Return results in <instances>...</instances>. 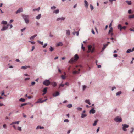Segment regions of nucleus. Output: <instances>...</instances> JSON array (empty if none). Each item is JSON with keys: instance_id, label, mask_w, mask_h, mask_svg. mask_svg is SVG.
Masks as SVG:
<instances>
[{"instance_id": "f257e3e1", "label": "nucleus", "mask_w": 134, "mask_h": 134, "mask_svg": "<svg viewBox=\"0 0 134 134\" xmlns=\"http://www.w3.org/2000/svg\"><path fill=\"white\" fill-rule=\"evenodd\" d=\"M79 58L78 55L77 54H76L74 58H72L70 60L69 63H72L74 62H76L77 60Z\"/></svg>"}, {"instance_id": "f03ea898", "label": "nucleus", "mask_w": 134, "mask_h": 134, "mask_svg": "<svg viewBox=\"0 0 134 134\" xmlns=\"http://www.w3.org/2000/svg\"><path fill=\"white\" fill-rule=\"evenodd\" d=\"M25 23H28L29 22V16L25 15H22Z\"/></svg>"}, {"instance_id": "7ed1b4c3", "label": "nucleus", "mask_w": 134, "mask_h": 134, "mask_svg": "<svg viewBox=\"0 0 134 134\" xmlns=\"http://www.w3.org/2000/svg\"><path fill=\"white\" fill-rule=\"evenodd\" d=\"M89 52H91L92 53L93 52L94 50V47L91 45H89L88 47Z\"/></svg>"}, {"instance_id": "20e7f679", "label": "nucleus", "mask_w": 134, "mask_h": 134, "mask_svg": "<svg viewBox=\"0 0 134 134\" xmlns=\"http://www.w3.org/2000/svg\"><path fill=\"white\" fill-rule=\"evenodd\" d=\"M43 83L44 85L48 86L50 84V82L49 80H46L43 82Z\"/></svg>"}, {"instance_id": "39448f33", "label": "nucleus", "mask_w": 134, "mask_h": 134, "mask_svg": "<svg viewBox=\"0 0 134 134\" xmlns=\"http://www.w3.org/2000/svg\"><path fill=\"white\" fill-rule=\"evenodd\" d=\"M115 121L117 122H120L122 121V119L121 118H120L119 117L117 116L114 119Z\"/></svg>"}, {"instance_id": "423d86ee", "label": "nucleus", "mask_w": 134, "mask_h": 134, "mask_svg": "<svg viewBox=\"0 0 134 134\" xmlns=\"http://www.w3.org/2000/svg\"><path fill=\"white\" fill-rule=\"evenodd\" d=\"M122 126H123V130L125 131H127V129L126 128H128L129 127V126L128 125L126 124H123L122 125Z\"/></svg>"}, {"instance_id": "0eeeda50", "label": "nucleus", "mask_w": 134, "mask_h": 134, "mask_svg": "<svg viewBox=\"0 0 134 134\" xmlns=\"http://www.w3.org/2000/svg\"><path fill=\"white\" fill-rule=\"evenodd\" d=\"M47 100V99H46L45 100H42V98H40L36 102V103H42L46 101Z\"/></svg>"}, {"instance_id": "6e6552de", "label": "nucleus", "mask_w": 134, "mask_h": 134, "mask_svg": "<svg viewBox=\"0 0 134 134\" xmlns=\"http://www.w3.org/2000/svg\"><path fill=\"white\" fill-rule=\"evenodd\" d=\"M9 24H8L6 26H4L3 28L1 29V30L2 31H3L6 30L9 26Z\"/></svg>"}, {"instance_id": "1a4fd4ad", "label": "nucleus", "mask_w": 134, "mask_h": 134, "mask_svg": "<svg viewBox=\"0 0 134 134\" xmlns=\"http://www.w3.org/2000/svg\"><path fill=\"white\" fill-rule=\"evenodd\" d=\"M84 2L85 3V6L86 8H87L88 7V2L85 0L84 1Z\"/></svg>"}, {"instance_id": "9d476101", "label": "nucleus", "mask_w": 134, "mask_h": 134, "mask_svg": "<svg viewBox=\"0 0 134 134\" xmlns=\"http://www.w3.org/2000/svg\"><path fill=\"white\" fill-rule=\"evenodd\" d=\"M23 11V9L22 8H20L16 12V14H18L19 13L22 12Z\"/></svg>"}, {"instance_id": "9b49d317", "label": "nucleus", "mask_w": 134, "mask_h": 134, "mask_svg": "<svg viewBox=\"0 0 134 134\" xmlns=\"http://www.w3.org/2000/svg\"><path fill=\"white\" fill-rule=\"evenodd\" d=\"M27 68H30V66H23L21 67V68L23 69H26Z\"/></svg>"}, {"instance_id": "f8f14e48", "label": "nucleus", "mask_w": 134, "mask_h": 134, "mask_svg": "<svg viewBox=\"0 0 134 134\" xmlns=\"http://www.w3.org/2000/svg\"><path fill=\"white\" fill-rule=\"evenodd\" d=\"M50 84L54 87H55L57 85L56 83L54 82L51 83L50 82Z\"/></svg>"}, {"instance_id": "ddd939ff", "label": "nucleus", "mask_w": 134, "mask_h": 134, "mask_svg": "<svg viewBox=\"0 0 134 134\" xmlns=\"http://www.w3.org/2000/svg\"><path fill=\"white\" fill-rule=\"evenodd\" d=\"M95 110L93 109H92L91 110L89 111V113H92V114H94L95 113Z\"/></svg>"}, {"instance_id": "4468645a", "label": "nucleus", "mask_w": 134, "mask_h": 134, "mask_svg": "<svg viewBox=\"0 0 134 134\" xmlns=\"http://www.w3.org/2000/svg\"><path fill=\"white\" fill-rule=\"evenodd\" d=\"M59 95V93L58 92H56L55 93H54L53 94V96L54 97H56Z\"/></svg>"}, {"instance_id": "2eb2a0df", "label": "nucleus", "mask_w": 134, "mask_h": 134, "mask_svg": "<svg viewBox=\"0 0 134 134\" xmlns=\"http://www.w3.org/2000/svg\"><path fill=\"white\" fill-rule=\"evenodd\" d=\"M108 45V44L107 43L106 44H104L103 45V47L102 48V51H103L104 50V49Z\"/></svg>"}, {"instance_id": "dca6fc26", "label": "nucleus", "mask_w": 134, "mask_h": 134, "mask_svg": "<svg viewBox=\"0 0 134 134\" xmlns=\"http://www.w3.org/2000/svg\"><path fill=\"white\" fill-rule=\"evenodd\" d=\"M65 19V18L64 17L59 18L57 19V21H58L60 20H64Z\"/></svg>"}, {"instance_id": "f3484780", "label": "nucleus", "mask_w": 134, "mask_h": 134, "mask_svg": "<svg viewBox=\"0 0 134 134\" xmlns=\"http://www.w3.org/2000/svg\"><path fill=\"white\" fill-rule=\"evenodd\" d=\"M37 36V34H35L30 37V39L31 40H33L34 38Z\"/></svg>"}, {"instance_id": "a211bd4d", "label": "nucleus", "mask_w": 134, "mask_h": 134, "mask_svg": "<svg viewBox=\"0 0 134 134\" xmlns=\"http://www.w3.org/2000/svg\"><path fill=\"white\" fill-rule=\"evenodd\" d=\"M41 14H40L36 17V18L37 19H38L41 17Z\"/></svg>"}, {"instance_id": "6ab92c4d", "label": "nucleus", "mask_w": 134, "mask_h": 134, "mask_svg": "<svg viewBox=\"0 0 134 134\" xmlns=\"http://www.w3.org/2000/svg\"><path fill=\"white\" fill-rule=\"evenodd\" d=\"M87 116V115L86 114H82L81 115V118H84L85 117H86Z\"/></svg>"}, {"instance_id": "aec40b11", "label": "nucleus", "mask_w": 134, "mask_h": 134, "mask_svg": "<svg viewBox=\"0 0 134 134\" xmlns=\"http://www.w3.org/2000/svg\"><path fill=\"white\" fill-rule=\"evenodd\" d=\"M59 12V10L58 9H57L56 10L54 11L53 12V13H56V14H57V13H58Z\"/></svg>"}, {"instance_id": "412c9836", "label": "nucleus", "mask_w": 134, "mask_h": 134, "mask_svg": "<svg viewBox=\"0 0 134 134\" xmlns=\"http://www.w3.org/2000/svg\"><path fill=\"white\" fill-rule=\"evenodd\" d=\"M72 73L74 74H79V72L78 71H73Z\"/></svg>"}, {"instance_id": "4be33fe9", "label": "nucleus", "mask_w": 134, "mask_h": 134, "mask_svg": "<svg viewBox=\"0 0 134 134\" xmlns=\"http://www.w3.org/2000/svg\"><path fill=\"white\" fill-rule=\"evenodd\" d=\"M122 26L121 24H119L118 26V28L120 29V31L121 30Z\"/></svg>"}, {"instance_id": "5701e85b", "label": "nucleus", "mask_w": 134, "mask_h": 134, "mask_svg": "<svg viewBox=\"0 0 134 134\" xmlns=\"http://www.w3.org/2000/svg\"><path fill=\"white\" fill-rule=\"evenodd\" d=\"M47 87L45 88L43 90V92H45V93H46L47 92Z\"/></svg>"}, {"instance_id": "b1692460", "label": "nucleus", "mask_w": 134, "mask_h": 134, "mask_svg": "<svg viewBox=\"0 0 134 134\" xmlns=\"http://www.w3.org/2000/svg\"><path fill=\"white\" fill-rule=\"evenodd\" d=\"M98 121V120H96L94 121V123L93 124V126H96V125Z\"/></svg>"}, {"instance_id": "393cba45", "label": "nucleus", "mask_w": 134, "mask_h": 134, "mask_svg": "<svg viewBox=\"0 0 134 134\" xmlns=\"http://www.w3.org/2000/svg\"><path fill=\"white\" fill-rule=\"evenodd\" d=\"M1 23L2 24H7V23L6 21H2Z\"/></svg>"}, {"instance_id": "a878e982", "label": "nucleus", "mask_w": 134, "mask_h": 134, "mask_svg": "<svg viewBox=\"0 0 134 134\" xmlns=\"http://www.w3.org/2000/svg\"><path fill=\"white\" fill-rule=\"evenodd\" d=\"M63 45V44L61 42H59L57 44V46H62Z\"/></svg>"}, {"instance_id": "bb28decb", "label": "nucleus", "mask_w": 134, "mask_h": 134, "mask_svg": "<svg viewBox=\"0 0 134 134\" xmlns=\"http://www.w3.org/2000/svg\"><path fill=\"white\" fill-rule=\"evenodd\" d=\"M113 31V29L112 27H111L109 31V34H110V33L112 32Z\"/></svg>"}, {"instance_id": "cd10ccee", "label": "nucleus", "mask_w": 134, "mask_h": 134, "mask_svg": "<svg viewBox=\"0 0 134 134\" xmlns=\"http://www.w3.org/2000/svg\"><path fill=\"white\" fill-rule=\"evenodd\" d=\"M126 2L129 5H131V1H126Z\"/></svg>"}, {"instance_id": "c85d7f7f", "label": "nucleus", "mask_w": 134, "mask_h": 134, "mask_svg": "<svg viewBox=\"0 0 134 134\" xmlns=\"http://www.w3.org/2000/svg\"><path fill=\"white\" fill-rule=\"evenodd\" d=\"M72 105L71 104H68L67 106V107L69 108H71V107H72Z\"/></svg>"}, {"instance_id": "c756f323", "label": "nucleus", "mask_w": 134, "mask_h": 134, "mask_svg": "<svg viewBox=\"0 0 134 134\" xmlns=\"http://www.w3.org/2000/svg\"><path fill=\"white\" fill-rule=\"evenodd\" d=\"M40 9V7L38 8L37 9H33V11H35L36 10H37L38 11H39Z\"/></svg>"}, {"instance_id": "7c9ffc66", "label": "nucleus", "mask_w": 134, "mask_h": 134, "mask_svg": "<svg viewBox=\"0 0 134 134\" xmlns=\"http://www.w3.org/2000/svg\"><path fill=\"white\" fill-rule=\"evenodd\" d=\"M121 93V91L118 92L116 93V95L117 96L119 95Z\"/></svg>"}, {"instance_id": "2f4dec72", "label": "nucleus", "mask_w": 134, "mask_h": 134, "mask_svg": "<svg viewBox=\"0 0 134 134\" xmlns=\"http://www.w3.org/2000/svg\"><path fill=\"white\" fill-rule=\"evenodd\" d=\"M66 34L68 35H69L70 34V31L69 30H66Z\"/></svg>"}, {"instance_id": "473e14b6", "label": "nucleus", "mask_w": 134, "mask_h": 134, "mask_svg": "<svg viewBox=\"0 0 134 134\" xmlns=\"http://www.w3.org/2000/svg\"><path fill=\"white\" fill-rule=\"evenodd\" d=\"M19 101L23 102H24L25 101V100L24 99L21 98L19 99Z\"/></svg>"}, {"instance_id": "72a5a7b5", "label": "nucleus", "mask_w": 134, "mask_h": 134, "mask_svg": "<svg viewBox=\"0 0 134 134\" xmlns=\"http://www.w3.org/2000/svg\"><path fill=\"white\" fill-rule=\"evenodd\" d=\"M44 127H41L40 126H38L36 128V129H38L39 128L40 129H43Z\"/></svg>"}, {"instance_id": "f704fd0d", "label": "nucleus", "mask_w": 134, "mask_h": 134, "mask_svg": "<svg viewBox=\"0 0 134 134\" xmlns=\"http://www.w3.org/2000/svg\"><path fill=\"white\" fill-rule=\"evenodd\" d=\"M132 51V50L131 49H128L126 51V53H130Z\"/></svg>"}, {"instance_id": "c9c22d12", "label": "nucleus", "mask_w": 134, "mask_h": 134, "mask_svg": "<svg viewBox=\"0 0 134 134\" xmlns=\"http://www.w3.org/2000/svg\"><path fill=\"white\" fill-rule=\"evenodd\" d=\"M54 50V49L51 46L50 48L49 49L50 51L51 52H52V51Z\"/></svg>"}, {"instance_id": "e433bc0d", "label": "nucleus", "mask_w": 134, "mask_h": 134, "mask_svg": "<svg viewBox=\"0 0 134 134\" xmlns=\"http://www.w3.org/2000/svg\"><path fill=\"white\" fill-rule=\"evenodd\" d=\"M90 7L91 9V10H93L94 9V8L93 6L91 4H90Z\"/></svg>"}, {"instance_id": "4c0bfd02", "label": "nucleus", "mask_w": 134, "mask_h": 134, "mask_svg": "<svg viewBox=\"0 0 134 134\" xmlns=\"http://www.w3.org/2000/svg\"><path fill=\"white\" fill-rule=\"evenodd\" d=\"M38 43L40 44L41 45H43V42H41L40 41H37Z\"/></svg>"}, {"instance_id": "58836bf2", "label": "nucleus", "mask_w": 134, "mask_h": 134, "mask_svg": "<svg viewBox=\"0 0 134 134\" xmlns=\"http://www.w3.org/2000/svg\"><path fill=\"white\" fill-rule=\"evenodd\" d=\"M129 17L131 18H134V15H130L129 16Z\"/></svg>"}, {"instance_id": "ea45409f", "label": "nucleus", "mask_w": 134, "mask_h": 134, "mask_svg": "<svg viewBox=\"0 0 134 134\" xmlns=\"http://www.w3.org/2000/svg\"><path fill=\"white\" fill-rule=\"evenodd\" d=\"M17 129L18 130L21 131V127H18L17 128Z\"/></svg>"}, {"instance_id": "a19ab883", "label": "nucleus", "mask_w": 134, "mask_h": 134, "mask_svg": "<svg viewBox=\"0 0 134 134\" xmlns=\"http://www.w3.org/2000/svg\"><path fill=\"white\" fill-rule=\"evenodd\" d=\"M27 104V103H23V104H22L21 105V106L20 107H22L23 106H24V105H26Z\"/></svg>"}, {"instance_id": "79ce46f5", "label": "nucleus", "mask_w": 134, "mask_h": 134, "mask_svg": "<svg viewBox=\"0 0 134 134\" xmlns=\"http://www.w3.org/2000/svg\"><path fill=\"white\" fill-rule=\"evenodd\" d=\"M82 108L80 107H78L77 108V110L79 111H81L82 110Z\"/></svg>"}, {"instance_id": "37998d69", "label": "nucleus", "mask_w": 134, "mask_h": 134, "mask_svg": "<svg viewBox=\"0 0 134 134\" xmlns=\"http://www.w3.org/2000/svg\"><path fill=\"white\" fill-rule=\"evenodd\" d=\"M56 8V7H55V6H53V7H51V9H55Z\"/></svg>"}, {"instance_id": "c03bdc74", "label": "nucleus", "mask_w": 134, "mask_h": 134, "mask_svg": "<svg viewBox=\"0 0 134 134\" xmlns=\"http://www.w3.org/2000/svg\"><path fill=\"white\" fill-rule=\"evenodd\" d=\"M61 77L63 79H65V77L64 76V75H62L61 76Z\"/></svg>"}, {"instance_id": "a18cd8bd", "label": "nucleus", "mask_w": 134, "mask_h": 134, "mask_svg": "<svg viewBox=\"0 0 134 134\" xmlns=\"http://www.w3.org/2000/svg\"><path fill=\"white\" fill-rule=\"evenodd\" d=\"M14 124H18L19 123V121H16L14 122Z\"/></svg>"}, {"instance_id": "49530a36", "label": "nucleus", "mask_w": 134, "mask_h": 134, "mask_svg": "<svg viewBox=\"0 0 134 134\" xmlns=\"http://www.w3.org/2000/svg\"><path fill=\"white\" fill-rule=\"evenodd\" d=\"M47 43H46L44 44L43 46V48H45L47 46Z\"/></svg>"}, {"instance_id": "de8ad7c7", "label": "nucleus", "mask_w": 134, "mask_h": 134, "mask_svg": "<svg viewBox=\"0 0 134 134\" xmlns=\"http://www.w3.org/2000/svg\"><path fill=\"white\" fill-rule=\"evenodd\" d=\"M86 86L85 85H84L83 86V90H84L86 88Z\"/></svg>"}, {"instance_id": "09e8293b", "label": "nucleus", "mask_w": 134, "mask_h": 134, "mask_svg": "<svg viewBox=\"0 0 134 134\" xmlns=\"http://www.w3.org/2000/svg\"><path fill=\"white\" fill-rule=\"evenodd\" d=\"M35 84V82H31V85L32 86L34 85Z\"/></svg>"}, {"instance_id": "8fccbe9b", "label": "nucleus", "mask_w": 134, "mask_h": 134, "mask_svg": "<svg viewBox=\"0 0 134 134\" xmlns=\"http://www.w3.org/2000/svg\"><path fill=\"white\" fill-rule=\"evenodd\" d=\"M64 84H60L59 85V88H60V86H62V87H64Z\"/></svg>"}, {"instance_id": "3c124183", "label": "nucleus", "mask_w": 134, "mask_h": 134, "mask_svg": "<svg viewBox=\"0 0 134 134\" xmlns=\"http://www.w3.org/2000/svg\"><path fill=\"white\" fill-rule=\"evenodd\" d=\"M85 102L86 103H89L90 102V101H89V100H85Z\"/></svg>"}, {"instance_id": "603ef678", "label": "nucleus", "mask_w": 134, "mask_h": 134, "mask_svg": "<svg viewBox=\"0 0 134 134\" xmlns=\"http://www.w3.org/2000/svg\"><path fill=\"white\" fill-rule=\"evenodd\" d=\"M3 127L4 128H6L7 126L6 124H4L3 125Z\"/></svg>"}, {"instance_id": "864d4df0", "label": "nucleus", "mask_w": 134, "mask_h": 134, "mask_svg": "<svg viewBox=\"0 0 134 134\" xmlns=\"http://www.w3.org/2000/svg\"><path fill=\"white\" fill-rule=\"evenodd\" d=\"M132 131H131L130 132L131 133H132V132L133 131L134 129L133 128H131Z\"/></svg>"}, {"instance_id": "5fc2aeb1", "label": "nucleus", "mask_w": 134, "mask_h": 134, "mask_svg": "<svg viewBox=\"0 0 134 134\" xmlns=\"http://www.w3.org/2000/svg\"><path fill=\"white\" fill-rule=\"evenodd\" d=\"M83 45L82 44V48L83 50H84L85 49V47L83 46Z\"/></svg>"}, {"instance_id": "6e6d98bb", "label": "nucleus", "mask_w": 134, "mask_h": 134, "mask_svg": "<svg viewBox=\"0 0 134 134\" xmlns=\"http://www.w3.org/2000/svg\"><path fill=\"white\" fill-rule=\"evenodd\" d=\"M64 122H69V120L68 119H65L64 120Z\"/></svg>"}, {"instance_id": "4d7b16f0", "label": "nucleus", "mask_w": 134, "mask_h": 134, "mask_svg": "<svg viewBox=\"0 0 134 134\" xmlns=\"http://www.w3.org/2000/svg\"><path fill=\"white\" fill-rule=\"evenodd\" d=\"M130 30L131 31H134V28H133V29L130 28Z\"/></svg>"}, {"instance_id": "13d9d810", "label": "nucleus", "mask_w": 134, "mask_h": 134, "mask_svg": "<svg viewBox=\"0 0 134 134\" xmlns=\"http://www.w3.org/2000/svg\"><path fill=\"white\" fill-rule=\"evenodd\" d=\"M126 27L125 26H124L122 27L121 30L123 29H126Z\"/></svg>"}, {"instance_id": "bf43d9fd", "label": "nucleus", "mask_w": 134, "mask_h": 134, "mask_svg": "<svg viewBox=\"0 0 134 134\" xmlns=\"http://www.w3.org/2000/svg\"><path fill=\"white\" fill-rule=\"evenodd\" d=\"M29 42H30L32 44H35V42H31L30 41H29Z\"/></svg>"}, {"instance_id": "052dcab7", "label": "nucleus", "mask_w": 134, "mask_h": 134, "mask_svg": "<svg viewBox=\"0 0 134 134\" xmlns=\"http://www.w3.org/2000/svg\"><path fill=\"white\" fill-rule=\"evenodd\" d=\"M128 13L129 14H131V10H128Z\"/></svg>"}, {"instance_id": "680f3d73", "label": "nucleus", "mask_w": 134, "mask_h": 134, "mask_svg": "<svg viewBox=\"0 0 134 134\" xmlns=\"http://www.w3.org/2000/svg\"><path fill=\"white\" fill-rule=\"evenodd\" d=\"M27 98L28 99H31L32 98V97L31 96H29L27 97Z\"/></svg>"}, {"instance_id": "e2e57ef3", "label": "nucleus", "mask_w": 134, "mask_h": 134, "mask_svg": "<svg viewBox=\"0 0 134 134\" xmlns=\"http://www.w3.org/2000/svg\"><path fill=\"white\" fill-rule=\"evenodd\" d=\"M4 94V91H3L2 92V94H1V95L2 96Z\"/></svg>"}, {"instance_id": "0e129e2a", "label": "nucleus", "mask_w": 134, "mask_h": 134, "mask_svg": "<svg viewBox=\"0 0 134 134\" xmlns=\"http://www.w3.org/2000/svg\"><path fill=\"white\" fill-rule=\"evenodd\" d=\"M111 26H112V23H111L109 25V28L111 27Z\"/></svg>"}, {"instance_id": "69168bd1", "label": "nucleus", "mask_w": 134, "mask_h": 134, "mask_svg": "<svg viewBox=\"0 0 134 134\" xmlns=\"http://www.w3.org/2000/svg\"><path fill=\"white\" fill-rule=\"evenodd\" d=\"M29 79H30V78H26L25 79V80L26 81V80H29Z\"/></svg>"}, {"instance_id": "338daca9", "label": "nucleus", "mask_w": 134, "mask_h": 134, "mask_svg": "<svg viewBox=\"0 0 134 134\" xmlns=\"http://www.w3.org/2000/svg\"><path fill=\"white\" fill-rule=\"evenodd\" d=\"M9 26L10 27V29H11V28H12L13 27L12 25V24H9Z\"/></svg>"}, {"instance_id": "774afa93", "label": "nucleus", "mask_w": 134, "mask_h": 134, "mask_svg": "<svg viewBox=\"0 0 134 134\" xmlns=\"http://www.w3.org/2000/svg\"><path fill=\"white\" fill-rule=\"evenodd\" d=\"M92 33L93 34H95V32H94V31L93 29H92Z\"/></svg>"}]
</instances>
